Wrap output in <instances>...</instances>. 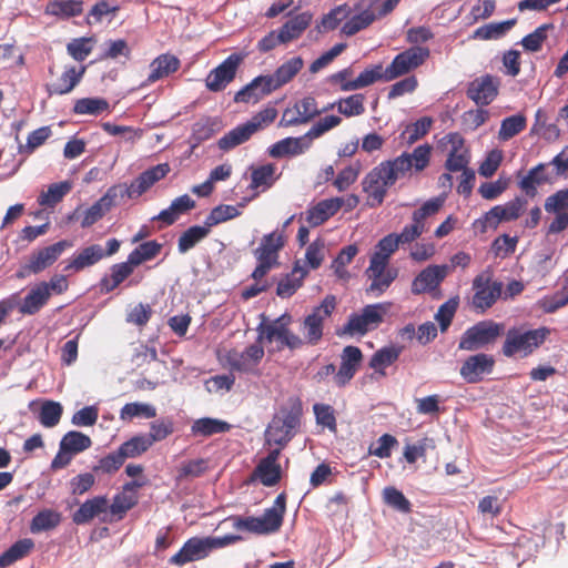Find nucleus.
Instances as JSON below:
<instances>
[{"label": "nucleus", "instance_id": "c9c22d12", "mask_svg": "<svg viewBox=\"0 0 568 568\" xmlns=\"http://www.w3.org/2000/svg\"><path fill=\"white\" fill-rule=\"evenodd\" d=\"M82 12L83 3L80 0H52L44 8V14L55 17L59 20L79 17Z\"/></svg>", "mask_w": 568, "mask_h": 568}, {"label": "nucleus", "instance_id": "412c9836", "mask_svg": "<svg viewBox=\"0 0 568 568\" xmlns=\"http://www.w3.org/2000/svg\"><path fill=\"white\" fill-rule=\"evenodd\" d=\"M363 362V353L359 347L347 345L341 354V364L334 376V383L338 387L346 386L355 376Z\"/></svg>", "mask_w": 568, "mask_h": 568}, {"label": "nucleus", "instance_id": "0eeeda50", "mask_svg": "<svg viewBox=\"0 0 568 568\" xmlns=\"http://www.w3.org/2000/svg\"><path fill=\"white\" fill-rule=\"evenodd\" d=\"M292 317L285 313L270 323H262L257 327L258 342H277V349L288 348L295 351L304 346L302 337L290 329Z\"/></svg>", "mask_w": 568, "mask_h": 568}, {"label": "nucleus", "instance_id": "c756f323", "mask_svg": "<svg viewBox=\"0 0 568 568\" xmlns=\"http://www.w3.org/2000/svg\"><path fill=\"white\" fill-rule=\"evenodd\" d=\"M104 257V250L99 244H92L75 253L64 266V272H81L90 267Z\"/></svg>", "mask_w": 568, "mask_h": 568}, {"label": "nucleus", "instance_id": "f03ea898", "mask_svg": "<svg viewBox=\"0 0 568 568\" xmlns=\"http://www.w3.org/2000/svg\"><path fill=\"white\" fill-rule=\"evenodd\" d=\"M551 329L547 326L529 328L526 324L510 327L506 332L501 353L506 357H528L549 337Z\"/></svg>", "mask_w": 568, "mask_h": 568}, {"label": "nucleus", "instance_id": "a18cd8bd", "mask_svg": "<svg viewBox=\"0 0 568 568\" xmlns=\"http://www.w3.org/2000/svg\"><path fill=\"white\" fill-rule=\"evenodd\" d=\"M161 250L162 244L155 240L143 242L129 254L128 261L136 267L146 261L153 260L160 254Z\"/></svg>", "mask_w": 568, "mask_h": 568}, {"label": "nucleus", "instance_id": "052dcab7", "mask_svg": "<svg viewBox=\"0 0 568 568\" xmlns=\"http://www.w3.org/2000/svg\"><path fill=\"white\" fill-rule=\"evenodd\" d=\"M138 494L121 491L113 497L112 504H109V511L120 520L138 504Z\"/></svg>", "mask_w": 568, "mask_h": 568}, {"label": "nucleus", "instance_id": "58836bf2", "mask_svg": "<svg viewBox=\"0 0 568 568\" xmlns=\"http://www.w3.org/2000/svg\"><path fill=\"white\" fill-rule=\"evenodd\" d=\"M402 352V346L390 345L382 347L372 355L368 365L375 373L385 376V368L393 365L398 359Z\"/></svg>", "mask_w": 568, "mask_h": 568}, {"label": "nucleus", "instance_id": "4468645a", "mask_svg": "<svg viewBox=\"0 0 568 568\" xmlns=\"http://www.w3.org/2000/svg\"><path fill=\"white\" fill-rule=\"evenodd\" d=\"M170 171L171 168L169 163H160L143 171L129 185L125 183L114 185L120 195V200L124 197H140L142 194L148 192L155 183L163 180L170 173Z\"/></svg>", "mask_w": 568, "mask_h": 568}, {"label": "nucleus", "instance_id": "a878e982", "mask_svg": "<svg viewBox=\"0 0 568 568\" xmlns=\"http://www.w3.org/2000/svg\"><path fill=\"white\" fill-rule=\"evenodd\" d=\"M343 197L322 200L306 211L305 220L312 227L320 226L334 216L343 207Z\"/></svg>", "mask_w": 568, "mask_h": 568}, {"label": "nucleus", "instance_id": "7ed1b4c3", "mask_svg": "<svg viewBox=\"0 0 568 568\" xmlns=\"http://www.w3.org/2000/svg\"><path fill=\"white\" fill-rule=\"evenodd\" d=\"M286 511V496L280 494L271 508L264 510L261 517L232 516L233 527L236 530L247 531L254 535H270L280 530Z\"/></svg>", "mask_w": 568, "mask_h": 568}, {"label": "nucleus", "instance_id": "5701e85b", "mask_svg": "<svg viewBox=\"0 0 568 568\" xmlns=\"http://www.w3.org/2000/svg\"><path fill=\"white\" fill-rule=\"evenodd\" d=\"M210 552L211 549L206 537H192L169 559V564L182 567L189 562L207 557Z\"/></svg>", "mask_w": 568, "mask_h": 568}, {"label": "nucleus", "instance_id": "79ce46f5", "mask_svg": "<svg viewBox=\"0 0 568 568\" xmlns=\"http://www.w3.org/2000/svg\"><path fill=\"white\" fill-rule=\"evenodd\" d=\"M253 131L251 130L247 122L240 124L225 133L220 140L217 141V145L220 150L222 151H230L237 145L243 144L244 142L248 141L251 136L253 135Z\"/></svg>", "mask_w": 568, "mask_h": 568}, {"label": "nucleus", "instance_id": "39448f33", "mask_svg": "<svg viewBox=\"0 0 568 568\" xmlns=\"http://www.w3.org/2000/svg\"><path fill=\"white\" fill-rule=\"evenodd\" d=\"M285 244L286 236L280 230L265 234L261 239L260 245L253 251L257 262L251 275L254 281H261L272 268L280 265V252Z\"/></svg>", "mask_w": 568, "mask_h": 568}, {"label": "nucleus", "instance_id": "5fc2aeb1", "mask_svg": "<svg viewBox=\"0 0 568 568\" xmlns=\"http://www.w3.org/2000/svg\"><path fill=\"white\" fill-rule=\"evenodd\" d=\"M151 446V439L145 434H140L124 442L119 450L124 459L135 458L145 453Z\"/></svg>", "mask_w": 568, "mask_h": 568}, {"label": "nucleus", "instance_id": "7c9ffc66", "mask_svg": "<svg viewBox=\"0 0 568 568\" xmlns=\"http://www.w3.org/2000/svg\"><path fill=\"white\" fill-rule=\"evenodd\" d=\"M109 510V499L106 496H95L85 500L72 515V520L77 525L90 523L94 517Z\"/></svg>", "mask_w": 568, "mask_h": 568}, {"label": "nucleus", "instance_id": "a211bd4d", "mask_svg": "<svg viewBox=\"0 0 568 568\" xmlns=\"http://www.w3.org/2000/svg\"><path fill=\"white\" fill-rule=\"evenodd\" d=\"M246 55V53H232L211 70L205 79L207 90L211 92L223 91L235 79L236 71Z\"/></svg>", "mask_w": 568, "mask_h": 568}, {"label": "nucleus", "instance_id": "1a4fd4ad", "mask_svg": "<svg viewBox=\"0 0 568 568\" xmlns=\"http://www.w3.org/2000/svg\"><path fill=\"white\" fill-rule=\"evenodd\" d=\"M337 305L334 295H326L318 306L312 310V313L305 316L301 323L300 329L303 333L304 345H317L324 335V323L331 317Z\"/></svg>", "mask_w": 568, "mask_h": 568}, {"label": "nucleus", "instance_id": "6e6552de", "mask_svg": "<svg viewBox=\"0 0 568 568\" xmlns=\"http://www.w3.org/2000/svg\"><path fill=\"white\" fill-rule=\"evenodd\" d=\"M505 325L485 320L468 327L460 336L458 349L474 352L496 343L504 334Z\"/></svg>", "mask_w": 568, "mask_h": 568}, {"label": "nucleus", "instance_id": "4be33fe9", "mask_svg": "<svg viewBox=\"0 0 568 568\" xmlns=\"http://www.w3.org/2000/svg\"><path fill=\"white\" fill-rule=\"evenodd\" d=\"M450 271L449 265H428L413 280L410 291L414 295L435 291Z\"/></svg>", "mask_w": 568, "mask_h": 568}, {"label": "nucleus", "instance_id": "2f4dec72", "mask_svg": "<svg viewBox=\"0 0 568 568\" xmlns=\"http://www.w3.org/2000/svg\"><path fill=\"white\" fill-rule=\"evenodd\" d=\"M195 207V201L187 194H183L171 202L168 209L162 210L153 221H160L165 226L174 224L181 215Z\"/></svg>", "mask_w": 568, "mask_h": 568}, {"label": "nucleus", "instance_id": "e2e57ef3", "mask_svg": "<svg viewBox=\"0 0 568 568\" xmlns=\"http://www.w3.org/2000/svg\"><path fill=\"white\" fill-rule=\"evenodd\" d=\"M399 245L396 233H390L377 242L371 257L389 264L392 255L398 250Z\"/></svg>", "mask_w": 568, "mask_h": 568}, {"label": "nucleus", "instance_id": "b1692460", "mask_svg": "<svg viewBox=\"0 0 568 568\" xmlns=\"http://www.w3.org/2000/svg\"><path fill=\"white\" fill-rule=\"evenodd\" d=\"M120 195L113 185L95 203L83 212L81 227L87 229L100 221L115 204Z\"/></svg>", "mask_w": 568, "mask_h": 568}, {"label": "nucleus", "instance_id": "dca6fc26", "mask_svg": "<svg viewBox=\"0 0 568 568\" xmlns=\"http://www.w3.org/2000/svg\"><path fill=\"white\" fill-rule=\"evenodd\" d=\"M430 51L426 47L412 45L403 52L395 55L388 67H386V82L393 81L399 77L408 74L423 65L429 58Z\"/></svg>", "mask_w": 568, "mask_h": 568}, {"label": "nucleus", "instance_id": "cd10ccee", "mask_svg": "<svg viewBox=\"0 0 568 568\" xmlns=\"http://www.w3.org/2000/svg\"><path fill=\"white\" fill-rule=\"evenodd\" d=\"M311 140L304 135L282 139L268 148L270 156L280 159L284 156H296L303 154L311 148Z\"/></svg>", "mask_w": 568, "mask_h": 568}, {"label": "nucleus", "instance_id": "20e7f679", "mask_svg": "<svg viewBox=\"0 0 568 568\" xmlns=\"http://www.w3.org/2000/svg\"><path fill=\"white\" fill-rule=\"evenodd\" d=\"M68 290L67 276L54 274L49 281H41L29 290L19 304V312L22 315H36L49 303L52 295H61Z\"/></svg>", "mask_w": 568, "mask_h": 568}, {"label": "nucleus", "instance_id": "f704fd0d", "mask_svg": "<svg viewBox=\"0 0 568 568\" xmlns=\"http://www.w3.org/2000/svg\"><path fill=\"white\" fill-rule=\"evenodd\" d=\"M313 16L310 12H302L287 20L280 29V38L286 44L298 39L310 27Z\"/></svg>", "mask_w": 568, "mask_h": 568}, {"label": "nucleus", "instance_id": "2eb2a0df", "mask_svg": "<svg viewBox=\"0 0 568 568\" xmlns=\"http://www.w3.org/2000/svg\"><path fill=\"white\" fill-rule=\"evenodd\" d=\"M170 171L171 168L169 163H160L143 171L129 185L125 183L114 185L120 195V200L124 197H140L142 194L148 192L155 183L163 180L170 173Z\"/></svg>", "mask_w": 568, "mask_h": 568}, {"label": "nucleus", "instance_id": "6ab92c4d", "mask_svg": "<svg viewBox=\"0 0 568 568\" xmlns=\"http://www.w3.org/2000/svg\"><path fill=\"white\" fill-rule=\"evenodd\" d=\"M500 81L490 74L478 77L469 82L467 98L478 106L489 105L498 95Z\"/></svg>", "mask_w": 568, "mask_h": 568}, {"label": "nucleus", "instance_id": "423d86ee", "mask_svg": "<svg viewBox=\"0 0 568 568\" xmlns=\"http://www.w3.org/2000/svg\"><path fill=\"white\" fill-rule=\"evenodd\" d=\"M72 246L68 240L58 241L51 245L33 250L20 264L16 277L24 280L31 275H38L52 266L63 252Z\"/></svg>", "mask_w": 568, "mask_h": 568}, {"label": "nucleus", "instance_id": "f3484780", "mask_svg": "<svg viewBox=\"0 0 568 568\" xmlns=\"http://www.w3.org/2000/svg\"><path fill=\"white\" fill-rule=\"evenodd\" d=\"M365 276L371 282L366 293L373 296L384 294L398 276V270L390 267L388 263L369 257V265L365 270Z\"/></svg>", "mask_w": 568, "mask_h": 568}, {"label": "nucleus", "instance_id": "72a5a7b5", "mask_svg": "<svg viewBox=\"0 0 568 568\" xmlns=\"http://www.w3.org/2000/svg\"><path fill=\"white\" fill-rule=\"evenodd\" d=\"M304 61L301 57H294L281 64L268 79V85L274 84L276 89H281L291 82L303 69Z\"/></svg>", "mask_w": 568, "mask_h": 568}, {"label": "nucleus", "instance_id": "37998d69", "mask_svg": "<svg viewBox=\"0 0 568 568\" xmlns=\"http://www.w3.org/2000/svg\"><path fill=\"white\" fill-rule=\"evenodd\" d=\"M34 548V541L30 538H23L16 541L2 555H0V567L6 568L16 561L27 557Z\"/></svg>", "mask_w": 568, "mask_h": 568}, {"label": "nucleus", "instance_id": "aec40b11", "mask_svg": "<svg viewBox=\"0 0 568 568\" xmlns=\"http://www.w3.org/2000/svg\"><path fill=\"white\" fill-rule=\"evenodd\" d=\"M495 359L491 355L478 353L467 357L460 366L459 374L469 384H476L484 379L485 375L493 372Z\"/></svg>", "mask_w": 568, "mask_h": 568}, {"label": "nucleus", "instance_id": "864d4df0", "mask_svg": "<svg viewBox=\"0 0 568 568\" xmlns=\"http://www.w3.org/2000/svg\"><path fill=\"white\" fill-rule=\"evenodd\" d=\"M156 416L154 406L145 403H128L120 410V418L125 422H131L133 418H153Z\"/></svg>", "mask_w": 568, "mask_h": 568}, {"label": "nucleus", "instance_id": "9b49d317", "mask_svg": "<svg viewBox=\"0 0 568 568\" xmlns=\"http://www.w3.org/2000/svg\"><path fill=\"white\" fill-rule=\"evenodd\" d=\"M473 308L478 313H485L500 297L503 283L494 281L493 273L487 270L475 276L473 280Z\"/></svg>", "mask_w": 568, "mask_h": 568}, {"label": "nucleus", "instance_id": "f257e3e1", "mask_svg": "<svg viewBox=\"0 0 568 568\" xmlns=\"http://www.w3.org/2000/svg\"><path fill=\"white\" fill-rule=\"evenodd\" d=\"M432 146L422 144L412 153L404 152L392 160H385L374 166L362 180L363 192L367 194L369 207L381 206L390 189L398 179L408 173L422 172L429 165Z\"/></svg>", "mask_w": 568, "mask_h": 568}, {"label": "nucleus", "instance_id": "473e14b6", "mask_svg": "<svg viewBox=\"0 0 568 568\" xmlns=\"http://www.w3.org/2000/svg\"><path fill=\"white\" fill-rule=\"evenodd\" d=\"M110 275L100 280L99 287L101 293L109 294L122 284L134 271V266L126 260L125 262L113 264L110 268Z\"/></svg>", "mask_w": 568, "mask_h": 568}, {"label": "nucleus", "instance_id": "3c124183", "mask_svg": "<svg viewBox=\"0 0 568 568\" xmlns=\"http://www.w3.org/2000/svg\"><path fill=\"white\" fill-rule=\"evenodd\" d=\"M275 172L276 166L273 163H267L253 169L251 172L250 187L253 190L258 187H271L277 179V176H275Z\"/></svg>", "mask_w": 568, "mask_h": 568}, {"label": "nucleus", "instance_id": "bf43d9fd", "mask_svg": "<svg viewBox=\"0 0 568 568\" xmlns=\"http://www.w3.org/2000/svg\"><path fill=\"white\" fill-rule=\"evenodd\" d=\"M526 125L527 119L523 114H515L505 118L501 121L498 138L501 141H508L515 135L519 134L521 131H524L526 129Z\"/></svg>", "mask_w": 568, "mask_h": 568}, {"label": "nucleus", "instance_id": "c85d7f7f", "mask_svg": "<svg viewBox=\"0 0 568 568\" xmlns=\"http://www.w3.org/2000/svg\"><path fill=\"white\" fill-rule=\"evenodd\" d=\"M449 142L452 143V150L448 153V158L445 163V168L449 172H459L468 169L469 163V151L465 148V140L458 134H449Z\"/></svg>", "mask_w": 568, "mask_h": 568}, {"label": "nucleus", "instance_id": "13d9d810", "mask_svg": "<svg viewBox=\"0 0 568 568\" xmlns=\"http://www.w3.org/2000/svg\"><path fill=\"white\" fill-rule=\"evenodd\" d=\"M281 475V465H273L262 460H260L253 471V477L257 478L266 487H272L278 484Z\"/></svg>", "mask_w": 568, "mask_h": 568}, {"label": "nucleus", "instance_id": "0e129e2a", "mask_svg": "<svg viewBox=\"0 0 568 568\" xmlns=\"http://www.w3.org/2000/svg\"><path fill=\"white\" fill-rule=\"evenodd\" d=\"M554 29V24L545 23L539 26L535 31L521 39V45L526 51L537 52L542 48L544 42L548 38V31Z\"/></svg>", "mask_w": 568, "mask_h": 568}, {"label": "nucleus", "instance_id": "de8ad7c7", "mask_svg": "<svg viewBox=\"0 0 568 568\" xmlns=\"http://www.w3.org/2000/svg\"><path fill=\"white\" fill-rule=\"evenodd\" d=\"M72 111L74 114L100 115L110 112V104L104 98H82L74 102Z\"/></svg>", "mask_w": 568, "mask_h": 568}, {"label": "nucleus", "instance_id": "680f3d73", "mask_svg": "<svg viewBox=\"0 0 568 568\" xmlns=\"http://www.w3.org/2000/svg\"><path fill=\"white\" fill-rule=\"evenodd\" d=\"M61 521L59 513L50 509L39 511L31 520L30 530L41 532L55 528Z\"/></svg>", "mask_w": 568, "mask_h": 568}, {"label": "nucleus", "instance_id": "ea45409f", "mask_svg": "<svg viewBox=\"0 0 568 568\" xmlns=\"http://www.w3.org/2000/svg\"><path fill=\"white\" fill-rule=\"evenodd\" d=\"M211 230L206 224L193 225L181 233L178 240V251L185 254L209 236Z\"/></svg>", "mask_w": 568, "mask_h": 568}, {"label": "nucleus", "instance_id": "774afa93", "mask_svg": "<svg viewBox=\"0 0 568 568\" xmlns=\"http://www.w3.org/2000/svg\"><path fill=\"white\" fill-rule=\"evenodd\" d=\"M384 501L394 509L408 514L412 511V504L405 495L395 487H386L383 491Z\"/></svg>", "mask_w": 568, "mask_h": 568}, {"label": "nucleus", "instance_id": "09e8293b", "mask_svg": "<svg viewBox=\"0 0 568 568\" xmlns=\"http://www.w3.org/2000/svg\"><path fill=\"white\" fill-rule=\"evenodd\" d=\"M515 24L516 19H509L501 22H491L477 28L474 31L473 38L480 40L499 39L505 36Z\"/></svg>", "mask_w": 568, "mask_h": 568}, {"label": "nucleus", "instance_id": "e433bc0d", "mask_svg": "<svg viewBox=\"0 0 568 568\" xmlns=\"http://www.w3.org/2000/svg\"><path fill=\"white\" fill-rule=\"evenodd\" d=\"M180 64V60L175 55L169 53L159 55L150 64L151 72L146 82L154 83L160 79L169 77L179 70Z\"/></svg>", "mask_w": 568, "mask_h": 568}, {"label": "nucleus", "instance_id": "6e6d98bb", "mask_svg": "<svg viewBox=\"0 0 568 568\" xmlns=\"http://www.w3.org/2000/svg\"><path fill=\"white\" fill-rule=\"evenodd\" d=\"M375 19L376 14L374 11L369 9H364L362 12L353 16L344 23L342 32L347 37L354 36L361 30L371 26L375 21Z\"/></svg>", "mask_w": 568, "mask_h": 568}, {"label": "nucleus", "instance_id": "4c0bfd02", "mask_svg": "<svg viewBox=\"0 0 568 568\" xmlns=\"http://www.w3.org/2000/svg\"><path fill=\"white\" fill-rule=\"evenodd\" d=\"M231 428L232 425L225 420L202 417L193 422L190 430L193 437H210L216 434L227 433Z\"/></svg>", "mask_w": 568, "mask_h": 568}, {"label": "nucleus", "instance_id": "c03bdc74", "mask_svg": "<svg viewBox=\"0 0 568 568\" xmlns=\"http://www.w3.org/2000/svg\"><path fill=\"white\" fill-rule=\"evenodd\" d=\"M381 80L386 82V69L383 68V64L378 63L366 68L356 79L352 80V83L346 84L345 88L354 89L355 91L372 85Z\"/></svg>", "mask_w": 568, "mask_h": 568}, {"label": "nucleus", "instance_id": "bb28decb", "mask_svg": "<svg viewBox=\"0 0 568 568\" xmlns=\"http://www.w3.org/2000/svg\"><path fill=\"white\" fill-rule=\"evenodd\" d=\"M87 71L85 65H65L61 75L48 87L50 95H64L70 93L82 80Z\"/></svg>", "mask_w": 568, "mask_h": 568}, {"label": "nucleus", "instance_id": "338daca9", "mask_svg": "<svg viewBox=\"0 0 568 568\" xmlns=\"http://www.w3.org/2000/svg\"><path fill=\"white\" fill-rule=\"evenodd\" d=\"M209 468L207 460L196 458L184 462L178 468L176 480L182 481L187 478H196L206 473Z\"/></svg>", "mask_w": 568, "mask_h": 568}, {"label": "nucleus", "instance_id": "4d7b16f0", "mask_svg": "<svg viewBox=\"0 0 568 568\" xmlns=\"http://www.w3.org/2000/svg\"><path fill=\"white\" fill-rule=\"evenodd\" d=\"M63 407L54 400H44L41 405L38 419L47 428L57 426L61 419Z\"/></svg>", "mask_w": 568, "mask_h": 568}, {"label": "nucleus", "instance_id": "49530a36", "mask_svg": "<svg viewBox=\"0 0 568 568\" xmlns=\"http://www.w3.org/2000/svg\"><path fill=\"white\" fill-rule=\"evenodd\" d=\"M72 183L62 181L49 185L47 192H42L38 197V203L41 206L54 207L62 199L71 191Z\"/></svg>", "mask_w": 568, "mask_h": 568}, {"label": "nucleus", "instance_id": "9d476101", "mask_svg": "<svg viewBox=\"0 0 568 568\" xmlns=\"http://www.w3.org/2000/svg\"><path fill=\"white\" fill-rule=\"evenodd\" d=\"M300 426V414L294 410L283 409L274 415L265 430L267 445H276L284 448L294 437L295 429Z\"/></svg>", "mask_w": 568, "mask_h": 568}, {"label": "nucleus", "instance_id": "603ef678", "mask_svg": "<svg viewBox=\"0 0 568 568\" xmlns=\"http://www.w3.org/2000/svg\"><path fill=\"white\" fill-rule=\"evenodd\" d=\"M432 124V118H420L416 122L410 123L405 128V130L400 134V139L407 145H412L429 132Z\"/></svg>", "mask_w": 568, "mask_h": 568}, {"label": "nucleus", "instance_id": "69168bd1", "mask_svg": "<svg viewBox=\"0 0 568 568\" xmlns=\"http://www.w3.org/2000/svg\"><path fill=\"white\" fill-rule=\"evenodd\" d=\"M241 214L239 209L234 205L221 204L211 210L209 215L204 220V224L210 227V230L223 222L237 217Z\"/></svg>", "mask_w": 568, "mask_h": 568}, {"label": "nucleus", "instance_id": "393cba45", "mask_svg": "<svg viewBox=\"0 0 568 568\" xmlns=\"http://www.w3.org/2000/svg\"><path fill=\"white\" fill-rule=\"evenodd\" d=\"M268 74L255 77L243 89L236 92L234 101L237 103H257L264 97L277 90L274 84L268 85Z\"/></svg>", "mask_w": 568, "mask_h": 568}, {"label": "nucleus", "instance_id": "a19ab883", "mask_svg": "<svg viewBox=\"0 0 568 568\" xmlns=\"http://www.w3.org/2000/svg\"><path fill=\"white\" fill-rule=\"evenodd\" d=\"M365 97L362 93H355L346 98H341L334 103L327 105L328 110L337 108V111L346 118L358 116L365 113Z\"/></svg>", "mask_w": 568, "mask_h": 568}, {"label": "nucleus", "instance_id": "f8f14e48", "mask_svg": "<svg viewBox=\"0 0 568 568\" xmlns=\"http://www.w3.org/2000/svg\"><path fill=\"white\" fill-rule=\"evenodd\" d=\"M386 312L387 307L385 304L366 305L361 313L349 315L347 323L344 325L343 333L351 336H363L367 332L376 329L383 323Z\"/></svg>", "mask_w": 568, "mask_h": 568}, {"label": "nucleus", "instance_id": "ddd939ff", "mask_svg": "<svg viewBox=\"0 0 568 568\" xmlns=\"http://www.w3.org/2000/svg\"><path fill=\"white\" fill-rule=\"evenodd\" d=\"M264 354V347L257 339L244 351H239L236 348L227 351L225 354V361L231 371L258 376L261 374L258 365L261 364Z\"/></svg>", "mask_w": 568, "mask_h": 568}, {"label": "nucleus", "instance_id": "8fccbe9b", "mask_svg": "<svg viewBox=\"0 0 568 568\" xmlns=\"http://www.w3.org/2000/svg\"><path fill=\"white\" fill-rule=\"evenodd\" d=\"M60 445L62 450L77 455L90 448L92 440L81 432L70 430L62 437Z\"/></svg>", "mask_w": 568, "mask_h": 568}]
</instances>
